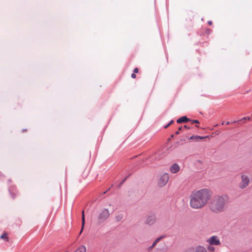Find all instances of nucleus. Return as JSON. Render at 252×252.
Segmentation results:
<instances>
[{
    "mask_svg": "<svg viewBox=\"0 0 252 252\" xmlns=\"http://www.w3.org/2000/svg\"><path fill=\"white\" fill-rule=\"evenodd\" d=\"M82 228H81V230L80 232V233H81L82 232V231H83V229L84 228V224H85V215H84V211H83L82 212Z\"/></svg>",
    "mask_w": 252,
    "mask_h": 252,
    "instance_id": "f8f14e48",
    "label": "nucleus"
},
{
    "mask_svg": "<svg viewBox=\"0 0 252 252\" xmlns=\"http://www.w3.org/2000/svg\"><path fill=\"white\" fill-rule=\"evenodd\" d=\"M208 24L210 25H211L212 24V22L211 21H209L208 22Z\"/></svg>",
    "mask_w": 252,
    "mask_h": 252,
    "instance_id": "c85d7f7f",
    "label": "nucleus"
},
{
    "mask_svg": "<svg viewBox=\"0 0 252 252\" xmlns=\"http://www.w3.org/2000/svg\"><path fill=\"white\" fill-rule=\"evenodd\" d=\"M157 244V242H156V241H155L153 243V245L154 246H156Z\"/></svg>",
    "mask_w": 252,
    "mask_h": 252,
    "instance_id": "cd10ccee",
    "label": "nucleus"
},
{
    "mask_svg": "<svg viewBox=\"0 0 252 252\" xmlns=\"http://www.w3.org/2000/svg\"><path fill=\"white\" fill-rule=\"evenodd\" d=\"M173 123V120H171V121L169 122V125H171Z\"/></svg>",
    "mask_w": 252,
    "mask_h": 252,
    "instance_id": "393cba45",
    "label": "nucleus"
},
{
    "mask_svg": "<svg viewBox=\"0 0 252 252\" xmlns=\"http://www.w3.org/2000/svg\"><path fill=\"white\" fill-rule=\"evenodd\" d=\"M179 169H180V167L176 163L173 164L170 167V171L172 173H177L179 171Z\"/></svg>",
    "mask_w": 252,
    "mask_h": 252,
    "instance_id": "6e6552de",
    "label": "nucleus"
},
{
    "mask_svg": "<svg viewBox=\"0 0 252 252\" xmlns=\"http://www.w3.org/2000/svg\"><path fill=\"white\" fill-rule=\"evenodd\" d=\"M229 197L227 194L218 195L214 197L210 205L211 210L215 213L223 212L229 202Z\"/></svg>",
    "mask_w": 252,
    "mask_h": 252,
    "instance_id": "f03ea898",
    "label": "nucleus"
},
{
    "mask_svg": "<svg viewBox=\"0 0 252 252\" xmlns=\"http://www.w3.org/2000/svg\"><path fill=\"white\" fill-rule=\"evenodd\" d=\"M189 252H206V251L203 247H198L195 250Z\"/></svg>",
    "mask_w": 252,
    "mask_h": 252,
    "instance_id": "9d476101",
    "label": "nucleus"
},
{
    "mask_svg": "<svg viewBox=\"0 0 252 252\" xmlns=\"http://www.w3.org/2000/svg\"><path fill=\"white\" fill-rule=\"evenodd\" d=\"M138 71H139V69L138 68H135L133 70V72L134 73H138Z\"/></svg>",
    "mask_w": 252,
    "mask_h": 252,
    "instance_id": "aec40b11",
    "label": "nucleus"
},
{
    "mask_svg": "<svg viewBox=\"0 0 252 252\" xmlns=\"http://www.w3.org/2000/svg\"><path fill=\"white\" fill-rule=\"evenodd\" d=\"M136 77V75H135V73H133L131 74V77L132 78H135Z\"/></svg>",
    "mask_w": 252,
    "mask_h": 252,
    "instance_id": "412c9836",
    "label": "nucleus"
},
{
    "mask_svg": "<svg viewBox=\"0 0 252 252\" xmlns=\"http://www.w3.org/2000/svg\"><path fill=\"white\" fill-rule=\"evenodd\" d=\"M168 179H169L168 174L167 173L163 174V175H162L161 176V177L159 178V183H158L160 187H163V186H165L167 184V183L168 181Z\"/></svg>",
    "mask_w": 252,
    "mask_h": 252,
    "instance_id": "39448f33",
    "label": "nucleus"
},
{
    "mask_svg": "<svg viewBox=\"0 0 252 252\" xmlns=\"http://www.w3.org/2000/svg\"><path fill=\"white\" fill-rule=\"evenodd\" d=\"M207 242L211 245H219L220 244V241L217 236L211 237Z\"/></svg>",
    "mask_w": 252,
    "mask_h": 252,
    "instance_id": "423d86ee",
    "label": "nucleus"
},
{
    "mask_svg": "<svg viewBox=\"0 0 252 252\" xmlns=\"http://www.w3.org/2000/svg\"><path fill=\"white\" fill-rule=\"evenodd\" d=\"M189 121H190L191 122V123L193 124V123H196V124H199V122L198 120H190L189 119Z\"/></svg>",
    "mask_w": 252,
    "mask_h": 252,
    "instance_id": "dca6fc26",
    "label": "nucleus"
},
{
    "mask_svg": "<svg viewBox=\"0 0 252 252\" xmlns=\"http://www.w3.org/2000/svg\"><path fill=\"white\" fill-rule=\"evenodd\" d=\"M229 124V122H227V123H226L227 125H228Z\"/></svg>",
    "mask_w": 252,
    "mask_h": 252,
    "instance_id": "473e14b6",
    "label": "nucleus"
},
{
    "mask_svg": "<svg viewBox=\"0 0 252 252\" xmlns=\"http://www.w3.org/2000/svg\"><path fill=\"white\" fill-rule=\"evenodd\" d=\"M241 181L239 184V188L244 189L247 187L250 184V178L246 175H242L241 176Z\"/></svg>",
    "mask_w": 252,
    "mask_h": 252,
    "instance_id": "7ed1b4c3",
    "label": "nucleus"
},
{
    "mask_svg": "<svg viewBox=\"0 0 252 252\" xmlns=\"http://www.w3.org/2000/svg\"><path fill=\"white\" fill-rule=\"evenodd\" d=\"M126 178H125V179H124L122 181V182H121V183H122V184H123V183H124V182L126 181Z\"/></svg>",
    "mask_w": 252,
    "mask_h": 252,
    "instance_id": "bb28decb",
    "label": "nucleus"
},
{
    "mask_svg": "<svg viewBox=\"0 0 252 252\" xmlns=\"http://www.w3.org/2000/svg\"><path fill=\"white\" fill-rule=\"evenodd\" d=\"M116 219L118 221H120L122 219V217L121 216H117Z\"/></svg>",
    "mask_w": 252,
    "mask_h": 252,
    "instance_id": "6ab92c4d",
    "label": "nucleus"
},
{
    "mask_svg": "<svg viewBox=\"0 0 252 252\" xmlns=\"http://www.w3.org/2000/svg\"><path fill=\"white\" fill-rule=\"evenodd\" d=\"M179 131H176V132H175V134H179Z\"/></svg>",
    "mask_w": 252,
    "mask_h": 252,
    "instance_id": "2f4dec72",
    "label": "nucleus"
},
{
    "mask_svg": "<svg viewBox=\"0 0 252 252\" xmlns=\"http://www.w3.org/2000/svg\"><path fill=\"white\" fill-rule=\"evenodd\" d=\"M169 126H170V125H169V124H168V125H167L166 126H164V128H167Z\"/></svg>",
    "mask_w": 252,
    "mask_h": 252,
    "instance_id": "a878e982",
    "label": "nucleus"
},
{
    "mask_svg": "<svg viewBox=\"0 0 252 252\" xmlns=\"http://www.w3.org/2000/svg\"><path fill=\"white\" fill-rule=\"evenodd\" d=\"M208 137H209L208 136L203 137V136H200L193 135L190 137L189 139H196V140L201 139V140H202V139H204L208 138Z\"/></svg>",
    "mask_w": 252,
    "mask_h": 252,
    "instance_id": "9b49d317",
    "label": "nucleus"
},
{
    "mask_svg": "<svg viewBox=\"0 0 252 252\" xmlns=\"http://www.w3.org/2000/svg\"><path fill=\"white\" fill-rule=\"evenodd\" d=\"M86 252V247L84 246H81L80 247H79L75 252Z\"/></svg>",
    "mask_w": 252,
    "mask_h": 252,
    "instance_id": "ddd939ff",
    "label": "nucleus"
},
{
    "mask_svg": "<svg viewBox=\"0 0 252 252\" xmlns=\"http://www.w3.org/2000/svg\"><path fill=\"white\" fill-rule=\"evenodd\" d=\"M156 222V218L154 216H150L147 217L146 220V223L149 225H152Z\"/></svg>",
    "mask_w": 252,
    "mask_h": 252,
    "instance_id": "0eeeda50",
    "label": "nucleus"
},
{
    "mask_svg": "<svg viewBox=\"0 0 252 252\" xmlns=\"http://www.w3.org/2000/svg\"><path fill=\"white\" fill-rule=\"evenodd\" d=\"M182 128H183V127H179V130H182Z\"/></svg>",
    "mask_w": 252,
    "mask_h": 252,
    "instance_id": "c756f323",
    "label": "nucleus"
},
{
    "mask_svg": "<svg viewBox=\"0 0 252 252\" xmlns=\"http://www.w3.org/2000/svg\"><path fill=\"white\" fill-rule=\"evenodd\" d=\"M155 246L152 245L149 248L150 250H152Z\"/></svg>",
    "mask_w": 252,
    "mask_h": 252,
    "instance_id": "5701e85b",
    "label": "nucleus"
},
{
    "mask_svg": "<svg viewBox=\"0 0 252 252\" xmlns=\"http://www.w3.org/2000/svg\"><path fill=\"white\" fill-rule=\"evenodd\" d=\"M164 237V236H160L158 238H157L155 241H156V242H157L158 243L162 238H163V237Z\"/></svg>",
    "mask_w": 252,
    "mask_h": 252,
    "instance_id": "2eb2a0df",
    "label": "nucleus"
},
{
    "mask_svg": "<svg viewBox=\"0 0 252 252\" xmlns=\"http://www.w3.org/2000/svg\"><path fill=\"white\" fill-rule=\"evenodd\" d=\"M208 249L209 251L213 252V251H214L215 248L213 247H212V246H209L208 248Z\"/></svg>",
    "mask_w": 252,
    "mask_h": 252,
    "instance_id": "a211bd4d",
    "label": "nucleus"
},
{
    "mask_svg": "<svg viewBox=\"0 0 252 252\" xmlns=\"http://www.w3.org/2000/svg\"><path fill=\"white\" fill-rule=\"evenodd\" d=\"M212 191L208 188L194 190L189 196V205L193 210L202 209L211 199Z\"/></svg>",
    "mask_w": 252,
    "mask_h": 252,
    "instance_id": "f257e3e1",
    "label": "nucleus"
},
{
    "mask_svg": "<svg viewBox=\"0 0 252 252\" xmlns=\"http://www.w3.org/2000/svg\"><path fill=\"white\" fill-rule=\"evenodd\" d=\"M184 127L185 128H187V129H189L190 128V127H188L187 125H185L184 126Z\"/></svg>",
    "mask_w": 252,
    "mask_h": 252,
    "instance_id": "b1692460",
    "label": "nucleus"
},
{
    "mask_svg": "<svg viewBox=\"0 0 252 252\" xmlns=\"http://www.w3.org/2000/svg\"><path fill=\"white\" fill-rule=\"evenodd\" d=\"M109 210L107 209H104L99 215L98 217V221L101 223L104 221L109 216Z\"/></svg>",
    "mask_w": 252,
    "mask_h": 252,
    "instance_id": "20e7f679",
    "label": "nucleus"
},
{
    "mask_svg": "<svg viewBox=\"0 0 252 252\" xmlns=\"http://www.w3.org/2000/svg\"><path fill=\"white\" fill-rule=\"evenodd\" d=\"M189 121V119H188L186 116H184L180 118L177 121L178 123H186Z\"/></svg>",
    "mask_w": 252,
    "mask_h": 252,
    "instance_id": "1a4fd4ad",
    "label": "nucleus"
},
{
    "mask_svg": "<svg viewBox=\"0 0 252 252\" xmlns=\"http://www.w3.org/2000/svg\"><path fill=\"white\" fill-rule=\"evenodd\" d=\"M0 238L1 239H7V237L6 234H3L1 235Z\"/></svg>",
    "mask_w": 252,
    "mask_h": 252,
    "instance_id": "f3484780",
    "label": "nucleus"
},
{
    "mask_svg": "<svg viewBox=\"0 0 252 252\" xmlns=\"http://www.w3.org/2000/svg\"><path fill=\"white\" fill-rule=\"evenodd\" d=\"M155 246L152 245L149 248L150 250H152Z\"/></svg>",
    "mask_w": 252,
    "mask_h": 252,
    "instance_id": "4be33fe9",
    "label": "nucleus"
},
{
    "mask_svg": "<svg viewBox=\"0 0 252 252\" xmlns=\"http://www.w3.org/2000/svg\"><path fill=\"white\" fill-rule=\"evenodd\" d=\"M243 119L247 120L248 121L252 120V113L250 115H247V116L244 117Z\"/></svg>",
    "mask_w": 252,
    "mask_h": 252,
    "instance_id": "4468645a",
    "label": "nucleus"
},
{
    "mask_svg": "<svg viewBox=\"0 0 252 252\" xmlns=\"http://www.w3.org/2000/svg\"><path fill=\"white\" fill-rule=\"evenodd\" d=\"M122 184H122V183H121L120 184V185H118V188H120V187L121 186V185H122Z\"/></svg>",
    "mask_w": 252,
    "mask_h": 252,
    "instance_id": "7c9ffc66",
    "label": "nucleus"
}]
</instances>
